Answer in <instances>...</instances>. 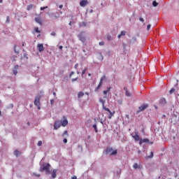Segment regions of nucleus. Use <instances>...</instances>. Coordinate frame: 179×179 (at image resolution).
I'll use <instances>...</instances> for the list:
<instances>
[{"label": "nucleus", "instance_id": "24", "mask_svg": "<svg viewBox=\"0 0 179 179\" xmlns=\"http://www.w3.org/2000/svg\"><path fill=\"white\" fill-rule=\"evenodd\" d=\"M152 157H153V152H150V156L145 157L146 159H152Z\"/></svg>", "mask_w": 179, "mask_h": 179}, {"label": "nucleus", "instance_id": "2", "mask_svg": "<svg viewBox=\"0 0 179 179\" xmlns=\"http://www.w3.org/2000/svg\"><path fill=\"white\" fill-rule=\"evenodd\" d=\"M106 154L110 156H115L117 154V150H113L112 148H108L106 149Z\"/></svg>", "mask_w": 179, "mask_h": 179}, {"label": "nucleus", "instance_id": "60", "mask_svg": "<svg viewBox=\"0 0 179 179\" xmlns=\"http://www.w3.org/2000/svg\"><path fill=\"white\" fill-rule=\"evenodd\" d=\"M86 94H87V95H88V94H87V93H86Z\"/></svg>", "mask_w": 179, "mask_h": 179}, {"label": "nucleus", "instance_id": "53", "mask_svg": "<svg viewBox=\"0 0 179 179\" xmlns=\"http://www.w3.org/2000/svg\"><path fill=\"white\" fill-rule=\"evenodd\" d=\"M3 3V0H0V3Z\"/></svg>", "mask_w": 179, "mask_h": 179}, {"label": "nucleus", "instance_id": "35", "mask_svg": "<svg viewBox=\"0 0 179 179\" xmlns=\"http://www.w3.org/2000/svg\"><path fill=\"white\" fill-rule=\"evenodd\" d=\"M55 99H50V105H54Z\"/></svg>", "mask_w": 179, "mask_h": 179}, {"label": "nucleus", "instance_id": "18", "mask_svg": "<svg viewBox=\"0 0 179 179\" xmlns=\"http://www.w3.org/2000/svg\"><path fill=\"white\" fill-rule=\"evenodd\" d=\"M84 95H85V94L83 92H79L78 94V98L80 99V98L83 97Z\"/></svg>", "mask_w": 179, "mask_h": 179}, {"label": "nucleus", "instance_id": "13", "mask_svg": "<svg viewBox=\"0 0 179 179\" xmlns=\"http://www.w3.org/2000/svg\"><path fill=\"white\" fill-rule=\"evenodd\" d=\"M133 168L134 169H142V165H140L137 163H135L134 165H133Z\"/></svg>", "mask_w": 179, "mask_h": 179}, {"label": "nucleus", "instance_id": "21", "mask_svg": "<svg viewBox=\"0 0 179 179\" xmlns=\"http://www.w3.org/2000/svg\"><path fill=\"white\" fill-rule=\"evenodd\" d=\"M33 8V5L32 4H29V6H27V10H30Z\"/></svg>", "mask_w": 179, "mask_h": 179}, {"label": "nucleus", "instance_id": "15", "mask_svg": "<svg viewBox=\"0 0 179 179\" xmlns=\"http://www.w3.org/2000/svg\"><path fill=\"white\" fill-rule=\"evenodd\" d=\"M144 143H149V139H147V138L140 139V141L138 142L140 145H142Z\"/></svg>", "mask_w": 179, "mask_h": 179}, {"label": "nucleus", "instance_id": "30", "mask_svg": "<svg viewBox=\"0 0 179 179\" xmlns=\"http://www.w3.org/2000/svg\"><path fill=\"white\" fill-rule=\"evenodd\" d=\"M125 95H127V96H130V93L129 91H125Z\"/></svg>", "mask_w": 179, "mask_h": 179}, {"label": "nucleus", "instance_id": "54", "mask_svg": "<svg viewBox=\"0 0 179 179\" xmlns=\"http://www.w3.org/2000/svg\"><path fill=\"white\" fill-rule=\"evenodd\" d=\"M69 25H71V22H69Z\"/></svg>", "mask_w": 179, "mask_h": 179}, {"label": "nucleus", "instance_id": "44", "mask_svg": "<svg viewBox=\"0 0 179 179\" xmlns=\"http://www.w3.org/2000/svg\"><path fill=\"white\" fill-rule=\"evenodd\" d=\"M63 143H67V139L66 138L63 139Z\"/></svg>", "mask_w": 179, "mask_h": 179}, {"label": "nucleus", "instance_id": "6", "mask_svg": "<svg viewBox=\"0 0 179 179\" xmlns=\"http://www.w3.org/2000/svg\"><path fill=\"white\" fill-rule=\"evenodd\" d=\"M62 126V124H61V121L60 120H57L55 122V130H57L59 128H60V127Z\"/></svg>", "mask_w": 179, "mask_h": 179}, {"label": "nucleus", "instance_id": "3", "mask_svg": "<svg viewBox=\"0 0 179 179\" xmlns=\"http://www.w3.org/2000/svg\"><path fill=\"white\" fill-rule=\"evenodd\" d=\"M50 168V164H46L43 165L42 168H41L40 171L41 172L45 171V173L47 175L50 174V171L49 170Z\"/></svg>", "mask_w": 179, "mask_h": 179}, {"label": "nucleus", "instance_id": "49", "mask_svg": "<svg viewBox=\"0 0 179 179\" xmlns=\"http://www.w3.org/2000/svg\"><path fill=\"white\" fill-rule=\"evenodd\" d=\"M71 179H77V176H73Z\"/></svg>", "mask_w": 179, "mask_h": 179}, {"label": "nucleus", "instance_id": "10", "mask_svg": "<svg viewBox=\"0 0 179 179\" xmlns=\"http://www.w3.org/2000/svg\"><path fill=\"white\" fill-rule=\"evenodd\" d=\"M57 169H53L52 173H50V175L52 176V179H55L57 178Z\"/></svg>", "mask_w": 179, "mask_h": 179}, {"label": "nucleus", "instance_id": "7", "mask_svg": "<svg viewBox=\"0 0 179 179\" xmlns=\"http://www.w3.org/2000/svg\"><path fill=\"white\" fill-rule=\"evenodd\" d=\"M34 103L35 104V106H37V108H38V110H40V106H39V104H40V98L38 96H36L35 98V101H34Z\"/></svg>", "mask_w": 179, "mask_h": 179}, {"label": "nucleus", "instance_id": "52", "mask_svg": "<svg viewBox=\"0 0 179 179\" xmlns=\"http://www.w3.org/2000/svg\"><path fill=\"white\" fill-rule=\"evenodd\" d=\"M53 95L56 96L57 93L56 92H53Z\"/></svg>", "mask_w": 179, "mask_h": 179}, {"label": "nucleus", "instance_id": "4", "mask_svg": "<svg viewBox=\"0 0 179 179\" xmlns=\"http://www.w3.org/2000/svg\"><path fill=\"white\" fill-rule=\"evenodd\" d=\"M80 41H82L83 43L86 42V34L85 32H81L78 35Z\"/></svg>", "mask_w": 179, "mask_h": 179}, {"label": "nucleus", "instance_id": "59", "mask_svg": "<svg viewBox=\"0 0 179 179\" xmlns=\"http://www.w3.org/2000/svg\"><path fill=\"white\" fill-rule=\"evenodd\" d=\"M27 124H29V122H27Z\"/></svg>", "mask_w": 179, "mask_h": 179}, {"label": "nucleus", "instance_id": "34", "mask_svg": "<svg viewBox=\"0 0 179 179\" xmlns=\"http://www.w3.org/2000/svg\"><path fill=\"white\" fill-rule=\"evenodd\" d=\"M151 27L152 26L150 24H148V26H147V31H150V29Z\"/></svg>", "mask_w": 179, "mask_h": 179}, {"label": "nucleus", "instance_id": "47", "mask_svg": "<svg viewBox=\"0 0 179 179\" xmlns=\"http://www.w3.org/2000/svg\"><path fill=\"white\" fill-rule=\"evenodd\" d=\"M78 67V64H76V65H75V69H77Z\"/></svg>", "mask_w": 179, "mask_h": 179}, {"label": "nucleus", "instance_id": "58", "mask_svg": "<svg viewBox=\"0 0 179 179\" xmlns=\"http://www.w3.org/2000/svg\"><path fill=\"white\" fill-rule=\"evenodd\" d=\"M22 46H24V44H22Z\"/></svg>", "mask_w": 179, "mask_h": 179}, {"label": "nucleus", "instance_id": "37", "mask_svg": "<svg viewBox=\"0 0 179 179\" xmlns=\"http://www.w3.org/2000/svg\"><path fill=\"white\" fill-rule=\"evenodd\" d=\"M56 35H57V34L55 32L50 33V36H55Z\"/></svg>", "mask_w": 179, "mask_h": 179}, {"label": "nucleus", "instance_id": "46", "mask_svg": "<svg viewBox=\"0 0 179 179\" xmlns=\"http://www.w3.org/2000/svg\"><path fill=\"white\" fill-rule=\"evenodd\" d=\"M78 149L82 151V149H83L82 146L81 145H78Z\"/></svg>", "mask_w": 179, "mask_h": 179}, {"label": "nucleus", "instance_id": "25", "mask_svg": "<svg viewBox=\"0 0 179 179\" xmlns=\"http://www.w3.org/2000/svg\"><path fill=\"white\" fill-rule=\"evenodd\" d=\"M106 76H102L101 78V80L99 81V83H103V81L104 80H106Z\"/></svg>", "mask_w": 179, "mask_h": 179}, {"label": "nucleus", "instance_id": "28", "mask_svg": "<svg viewBox=\"0 0 179 179\" xmlns=\"http://www.w3.org/2000/svg\"><path fill=\"white\" fill-rule=\"evenodd\" d=\"M47 8H48V6H43V7L40 8V10H44L45 9H47Z\"/></svg>", "mask_w": 179, "mask_h": 179}, {"label": "nucleus", "instance_id": "55", "mask_svg": "<svg viewBox=\"0 0 179 179\" xmlns=\"http://www.w3.org/2000/svg\"><path fill=\"white\" fill-rule=\"evenodd\" d=\"M88 76H91V73H89Z\"/></svg>", "mask_w": 179, "mask_h": 179}, {"label": "nucleus", "instance_id": "11", "mask_svg": "<svg viewBox=\"0 0 179 179\" xmlns=\"http://www.w3.org/2000/svg\"><path fill=\"white\" fill-rule=\"evenodd\" d=\"M79 4L81 7H85L88 4V1L87 0H81Z\"/></svg>", "mask_w": 179, "mask_h": 179}, {"label": "nucleus", "instance_id": "45", "mask_svg": "<svg viewBox=\"0 0 179 179\" xmlns=\"http://www.w3.org/2000/svg\"><path fill=\"white\" fill-rule=\"evenodd\" d=\"M72 75H74V72H73V71H72L71 73H70L69 76H70V77H71V76H72Z\"/></svg>", "mask_w": 179, "mask_h": 179}, {"label": "nucleus", "instance_id": "20", "mask_svg": "<svg viewBox=\"0 0 179 179\" xmlns=\"http://www.w3.org/2000/svg\"><path fill=\"white\" fill-rule=\"evenodd\" d=\"M14 155H15L17 157H20V151L17 150H15V151H14Z\"/></svg>", "mask_w": 179, "mask_h": 179}, {"label": "nucleus", "instance_id": "42", "mask_svg": "<svg viewBox=\"0 0 179 179\" xmlns=\"http://www.w3.org/2000/svg\"><path fill=\"white\" fill-rule=\"evenodd\" d=\"M139 20H140L141 22H143L145 21L143 17H140Z\"/></svg>", "mask_w": 179, "mask_h": 179}, {"label": "nucleus", "instance_id": "26", "mask_svg": "<svg viewBox=\"0 0 179 179\" xmlns=\"http://www.w3.org/2000/svg\"><path fill=\"white\" fill-rule=\"evenodd\" d=\"M175 92H176V89L172 88L170 90L169 93H170V94H172L173 93H175Z\"/></svg>", "mask_w": 179, "mask_h": 179}, {"label": "nucleus", "instance_id": "38", "mask_svg": "<svg viewBox=\"0 0 179 179\" xmlns=\"http://www.w3.org/2000/svg\"><path fill=\"white\" fill-rule=\"evenodd\" d=\"M99 45L100 46H103V45H104V42H99Z\"/></svg>", "mask_w": 179, "mask_h": 179}, {"label": "nucleus", "instance_id": "19", "mask_svg": "<svg viewBox=\"0 0 179 179\" xmlns=\"http://www.w3.org/2000/svg\"><path fill=\"white\" fill-rule=\"evenodd\" d=\"M126 35L125 31H122L120 34H118V38H120L121 36H124Z\"/></svg>", "mask_w": 179, "mask_h": 179}, {"label": "nucleus", "instance_id": "12", "mask_svg": "<svg viewBox=\"0 0 179 179\" xmlns=\"http://www.w3.org/2000/svg\"><path fill=\"white\" fill-rule=\"evenodd\" d=\"M60 124H62V126L63 127H66L67 124H68V120H67L66 119L63 120L62 121H60Z\"/></svg>", "mask_w": 179, "mask_h": 179}, {"label": "nucleus", "instance_id": "22", "mask_svg": "<svg viewBox=\"0 0 179 179\" xmlns=\"http://www.w3.org/2000/svg\"><path fill=\"white\" fill-rule=\"evenodd\" d=\"M92 128L94 129L95 133L98 132L96 124H94V125H92Z\"/></svg>", "mask_w": 179, "mask_h": 179}, {"label": "nucleus", "instance_id": "23", "mask_svg": "<svg viewBox=\"0 0 179 179\" xmlns=\"http://www.w3.org/2000/svg\"><path fill=\"white\" fill-rule=\"evenodd\" d=\"M87 71V68H85L84 70H83V71H82V77H83V76L85 74H86Z\"/></svg>", "mask_w": 179, "mask_h": 179}, {"label": "nucleus", "instance_id": "9", "mask_svg": "<svg viewBox=\"0 0 179 179\" xmlns=\"http://www.w3.org/2000/svg\"><path fill=\"white\" fill-rule=\"evenodd\" d=\"M37 50H38L39 52L44 51V46L42 43L37 44Z\"/></svg>", "mask_w": 179, "mask_h": 179}, {"label": "nucleus", "instance_id": "33", "mask_svg": "<svg viewBox=\"0 0 179 179\" xmlns=\"http://www.w3.org/2000/svg\"><path fill=\"white\" fill-rule=\"evenodd\" d=\"M33 176L35 177H40V174H37L36 173H33Z\"/></svg>", "mask_w": 179, "mask_h": 179}, {"label": "nucleus", "instance_id": "41", "mask_svg": "<svg viewBox=\"0 0 179 179\" xmlns=\"http://www.w3.org/2000/svg\"><path fill=\"white\" fill-rule=\"evenodd\" d=\"M10 21V17L8 16L6 17V22H9Z\"/></svg>", "mask_w": 179, "mask_h": 179}, {"label": "nucleus", "instance_id": "61", "mask_svg": "<svg viewBox=\"0 0 179 179\" xmlns=\"http://www.w3.org/2000/svg\"><path fill=\"white\" fill-rule=\"evenodd\" d=\"M0 115H1V111H0Z\"/></svg>", "mask_w": 179, "mask_h": 179}, {"label": "nucleus", "instance_id": "27", "mask_svg": "<svg viewBox=\"0 0 179 179\" xmlns=\"http://www.w3.org/2000/svg\"><path fill=\"white\" fill-rule=\"evenodd\" d=\"M152 6L154 7H157L158 6V3H157V1H152Z\"/></svg>", "mask_w": 179, "mask_h": 179}, {"label": "nucleus", "instance_id": "40", "mask_svg": "<svg viewBox=\"0 0 179 179\" xmlns=\"http://www.w3.org/2000/svg\"><path fill=\"white\" fill-rule=\"evenodd\" d=\"M77 80H78V78H73V79L71 80V81H72V83H74L75 81H77Z\"/></svg>", "mask_w": 179, "mask_h": 179}, {"label": "nucleus", "instance_id": "1", "mask_svg": "<svg viewBox=\"0 0 179 179\" xmlns=\"http://www.w3.org/2000/svg\"><path fill=\"white\" fill-rule=\"evenodd\" d=\"M99 102H101L102 104V108H103L104 110L108 112V119L110 120L113 117L114 113L111 112L110 108H106V106L104 105L105 101L103 99H99Z\"/></svg>", "mask_w": 179, "mask_h": 179}, {"label": "nucleus", "instance_id": "57", "mask_svg": "<svg viewBox=\"0 0 179 179\" xmlns=\"http://www.w3.org/2000/svg\"><path fill=\"white\" fill-rule=\"evenodd\" d=\"M78 74H80V72L78 71Z\"/></svg>", "mask_w": 179, "mask_h": 179}, {"label": "nucleus", "instance_id": "56", "mask_svg": "<svg viewBox=\"0 0 179 179\" xmlns=\"http://www.w3.org/2000/svg\"><path fill=\"white\" fill-rule=\"evenodd\" d=\"M1 103H2V101L0 100V104H1Z\"/></svg>", "mask_w": 179, "mask_h": 179}, {"label": "nucleus", "instance_id": "50", "mask_svg": "<svg viewBox=\"0 0 179 179\" xmlns=\"http://www.w3.org/2000/svg\"><path fill=\"white\" fill-rule=\"evenodd\" d=\"M62 48H63L62 45H60V46H59V50H62Z\"/></svg>", "mask_w": 179, "mask_h": 179}, {"label": "nucleus", "instance_id": "48", "mask_svg": "<svg viewBox=\"0 0 179 179\" xmlns=\"http://www.w3.org/2000/svg\"><path fill=\"white\" fill-rule=\"evenodd\" d=\"M110 89H111L110 87H107V90H108V92H110Z\"/></svg>", "mask_w": 179, "mask_h": 179}, {"label": "nucleus", "instance_id": "16", "mask_svg": "<svg viewBox=\"0 0 179 179\" xmlns=\"http://www.w3.org/2000/svg\"><path fill=\"white\" fill-rule=\"evenodd\" d=\"M137 39L136 37H133L131 39H130L129 43L130 44H134L136 42Z\"/></svg>", "mask_w": 179, "mask_h": 179}, {"label": "nucleus", "instance_id": "8", "mask_svg": "<svg viewBox=\"0 0 179 179\" xmlns=\"http://www.w3.org/2000/svg\"><path fill=\"white\" fill-rule=\"evenodd\" d=\"M134 139L135 141H139L140 137H139V133L138 131H135V136H131Z\"/></svg>", "mask_w": 179, "mask_h": 179}, {"label": "nucleus", "instance_id": "36", "mask_svg": "<svg viewBox=\"0 0 179 179\" xmlns=\"http://www.w3.org/2000/svg\"><path fill=\"white\" fill-rule=\"evenodd\" d=\"M66 135H68V131H65L64 132H63L62 136H64Z\"/></svg>", "mask_w": 179, "mask_h": 179}, {"label": "nucleus", "instance_id": "39", "mask_svg": "<svg viewBox=\"0 0 179 179\" xmlns=\"http://www.w3.org/2000/svg\"><path fill=\"white\" fill-rule=\"evenodd\" d=\"M108 92H109V90L103 91V94H104V95H106L107 93H108Z\"/></svg>", "mask_w": 179, "mask_h": 179}, {"label": "nucleus", "instance_id": "5", "mask_svg": "<svg viewBox=\"0 0 179 179\" xmlns=\"http://www.w3.org/2000/svg\"><path fill=\"white\" fill-rule=\"evenodd\" d=\"M148 108V104L143 103L141 106H138V112H142Z\"/></svg>", "mask_w": 179, "mask_h": 179}, {"label": "nucleus", "instance_id": "31", "mask_svg": "<svg viewBox=\"0 0 179 179\" xmlns=\"http://www.w3.org/2000/svg\"><path fill=\"white\" fill-rule=\"evenodd\" d=\"M42 141H39L38 143H37V146H41L42 145Z\"/></svg>", "mask_w": 179, "mask_h": 179}, {"label": "nucleus", "instance_id": "17", "mask_svg": "<svg viewBox=\"0 0 179 179\" xmlns=\"http://www.w3.org/2000/svg\"><path fill=\"white\" fill-rule=\"evenodd\" d=\"M102 85H103V83L99 82L98 86L96 87L94 91H95V92H97L98 90H99V89H100V87H101Z\"/></svg>", "mask_w": 179, "mask_h": 179}, {"label": "nucleus", "instance_id": "29", "mask_svg": "<svg viewBox=\"0 0 179 179\" xmlns=\"http://www.w3.org/2000/svg\"><path fill=\"white\" fill-rule=\"evenodd\" d=\"M16 45H14V52L16 53V54H18L19 52L18 51H16Z\"/></svg>", "mask_w": 179, "mask_h": 179}, {"label": "nucleus", "instance_id": "14", "mask_svg": "<svg viewBox=\"0 0 179 179\" xmlns=\"http://www.w3.org/2000/svg\"><path fill=\"white\" fill-rule=\"evenodd\" d=\"M35 21L37 24H39L40 25H42V20L40 17H36Z\"/></svg>", "mask_w": 179, "mask_h": 179}, {"label": "nucleus", "instance_id": "51", "mask_svg": "<svg viewBox=\"0 0 179 179\" xmlns=\"http://www.w3.org/2000/svg\"><path fill=\"white\" fill-rule=\"evenodd\" d=\"M63 6L62 5H59V8H62Z\"/></svg>", "mask_w": 179, "mask_h": 179}, {"label": "nucleus", "instance_id": "43", "mask_svg": "<svg viewBox=\"0 0 179 179\" xmlns=\"http://www.w3.org/2000/svg\"><path fill=\"white\" fill-rule=\"evenodd\" d=\"M17 70H13V74H14V75L16 76V75H17Z\"/></svg>", "mask_w": 179, "mask_h": 179}, {"label": "nucleus", "instance_id": "32", "mask_svg": "<svg viewBox=\"0 0 179 179\" xmlns=\"http://www.w3.org/2000/svg\"><path fill=\"white\" fill-rule=\"evenodd\" d=\"M35 31H36V33H40V30H39L38 27H36V28H35Z\"/></svg>", "mask_w": 179, "mask_h": 179}]
</instances>
